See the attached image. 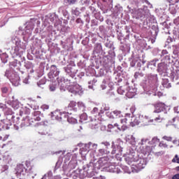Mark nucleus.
I'll return each mask as SVG.
<instances>
[{"label": "nucleus", "mask_w": 179, "mask_h": 179, "mask_svg": "<svg viewBox=\"0 0 179 179\" xmlns=\"http://www.w3.org/2000/svg\"><path fill=\"white\" fill-rule=\"evenodd\" d=\"M121 124H127L129 123L130 127H134L137 125H139L140 123H143L144 124H148L150 122V120L148 116H131V113H126L124 118L121 119Z\"/></svg>", "instance_id": "obj_1"}, {"label": "nucleus", "mask_w": 179, "mask_h": 179, "mask_svg": "<svg viewBox=\"0 0 179 179\" xmlns=\"http://www.w3.org/2000/svg\"><path fill=\"white\" fill-rule=\"evenodd\" d=\"M33 166L30 161H26L24 164H17L15 168L17 176H26V174H34Z\"/></svg>", "instance_id": "obj_2"}, {"label": "nucleus", "mask_w": 179, "mask_h": 179, "mask_svg": "<svg viewBox=\"0 0 179 179\" xmlns=\"http://www.w3.org/2000/svg\"><path fill=\"white\" fill-rule=\"evenodd\" d=\"M136 18H148L150 17L149 10H143V8H138L135 11Z\"/></svg>", "instance_id": "obj_3"}, {"label": "nucleus", "mask_w": 179, "mask_h": 179, "mask_svg": "<svg viewBox=\"0 0 179 179\" xmlns=\"http://www.w3.org/2000/svg\"><path fill=\"white\" fill-rule=\"evenodd\" d=\"M167 108H168V106L165 103L158 102V103L154 104V108H155V110H154V113H159L162 112H164V113L166 114L167 113V112H166Z\"/></svg>", "instance_id": "obj_4"}, {"label": "nucleus", "mask_w": 179, "mask_h": 179, "mask_svg": "<svg viewBox=\"0 0 179 179\" xmlns=\"http://www.w3.org/2000/svg\"><path fill=\"white\" fill-rule=\"evenodd\" d=\"M10 117H6V119H3L1 120V122L3 124V127L6 129H9L10 127L13 125Z\"/></svg>", "instance_id": "obj_5"}, {"label": "nucleus", "mask_w": 179, "mask_h": 179, "mask_svg": "<svg viewBox=\"0 0 179 179\" xmlns=\"http://www.w3.org/2000/svg\"><path fill=\"white\" fill-rule=\"evenodd\" d=\"M62 116L65 117V115H63L62 112H60L59 110H56L52 113V117L56 120L61 121V120L64 119Z\"/></svg>", "instance_id": "obj_6"}, {"label": "nucleus", "mask_w": 179, "mask_h": 179, "mask_svg": "<svg viewBox=\"0 0 179 179\" xmlns=\"http://www.w3.org/2000/svg\"><path fill=\"white\" fill-rule=\"evenodd\" d=\"M152 143H159V148H168V145L166 143H164V141H163L160 142V140L157 137L152 138Z\"/></svg>", "instance_id": "obj_7"}, {"label": "nucleus", "mask_w": 179, "mask_h": 179, "mask_svg": "<svg viewBox=\"0 0 179 179\" xmlns=\"http://www.w3.org/2000/svg\"><path fill=\"white\" fill-rule=\"evenodd\" d=\"M29 126H30L29 117L26 116L25 117H23L21 120L20 127L25 128V127H28Z\"/></svg>", "instance_id": "obj_8"}, {"label": "nucleus", "mask_w": 179, "mask_h": 179, "mask_svg": "<svg viewBox=\"0 0 179 179\" xmlns=\"http://www.w3.org/2000/svg\"><path fill=\"white\" fill-rule=\"evenodd\" d=\"M79 85H70L68 87L67 90H69V92H71L74 94H76L79 93V90H78Z\"/></svg>", "instance_id": "obj_9"}, {"label": "nucleus", "mask_w": 179, "mask_h": 179, "mask_svg": "<svg viewBox=\"0 0 179 179\" xmlns=\"http://www.w3.org/2000/svg\"><path fill=\"white\" fill-rule=\"evenodd\" d=\"M28 106L34 110H38L39 108L37 101L35 100H31L29 101V103H28Z\"/></svg>", "instance_id": "obj_10"}, {"label": "nucleus", "mask_w": 179, "mask_h": 179, "mask_svg": "<svg viewBox=\"0 0 179 179\" xmlns=\"http://www.w3.org/2000/svg\"><path fill=\"white\" fill-rule=\"evenodd\" d=\"M110 115L112 118H121L122 117V113L121 111L115 110L113 112H110Z\"/></svg>", "instance_id": "obj_11"}, {"label": "nucleus", "mask_w": 179, "mask_h": 179, "mask_svg": "<svg viewBox=\"0 0 179 179\" xmlns=\"http://www.w3.org/2000/svg\"><path fill=\"white\" fill-rule=\"evenodd\" d=\"M155 146H146L143 150V154L150 155L151 152H154Z\"/></svg>", "instance_id": "obj_12"}, {"label": "nucleus", "mask_w": 179, "mask_h": 179, "mask_svg": "<svg viewBox=\"0 0 179 179\" xmlns=\"http://www.w3.org/2000/svg\"><path fill=\"white\" fill-rule=\"evenodd\" d=\"M114 126L116 127L120 131H124L128 129V126L126 124L120 126L118 123H115Z\"/></svg>", "instance_id": "obj_13"}, {"label": "nucleus", "mask_w": 179, "mask_h": 179, "mask_svg": "<svg viewBox=\"0 0 179 179\" xmlns=\"http://www.w3.org/2000/svg\"><path fill=\"white\" fill-rule=\"evenodd\" d=\"M92 115L95 117H101V114H103V112L100 111L99 112V110L97 108H94L92 111H91Z\"/></svg>", "instance_id": "obj_14"}, {"label": "nucleus", "mask_w": 179, "mask_h": 179, "mask_svg": "<svg viewBox=\"0 0 179 179\" xmlns=\"http://www.w3.org/2000/svg\"><path fill=\"white\" fill-rule=\"evenodd\" d=\"M31 113V110L27 107H22L20 111V115H29Z\"/></svg>", "instance_id": "obj_15"}, {"label": "nucleus", "mask_w": 179, "mask_h": 179, "mask_svg": "<svg viewBox=\"0 0 179 179\" xmlns=\"http://www.w3.org/2000/svg\"><path fill=\"white\" fill-rule=\"evenodd\" d=\"M99 166L101 167H103V166H106L108 163V158L107 157H101L100 159L98 162Z\"/></svg>", "instance_id": "obj_16"}, {"label": "nucleus", "mask_w": 179, "mask_h": 179, "mask_svg": "<svg viewBox=\"0 0 179 179\" xmlns=\"http://www.w3.org/2000/svg\"><path fill=\"white\" fill-rule=\"evenodd\" d=\"M136 90H129L127 93H126V96L129 98H134L136 96Z\"/></svg>", "instance_id": "obj_17"}, {"label": "nucleus", "mask_w": 179, "mask_h": 179, "mask_svg": "<svg viewBox=\"0 0 179 179\" xmlns=\"http://www.w3.org/2000/svg\"><path fill=\"white\" fill-rule=\"evenodd\" d=\"M10 119L17 125H19L20 124L21 117H20V116H16V117H15V116L12 115L10 117Z\"/></svg>", "instance_id": "obj_18"}, {"label": "nucleus", "mask_w": 179, "mask_h": 179, "mask_svg": "<svg viewBox=\"0 0 179 179\" xmlns=\"http://www.w3.org/2000/svg\"><path fill=\"white\" fill-rule=\"evenodd\" d=\"M99 124V122H98V120H94V122H91V123H90L91 128L92 129H97Z\"/></svg>", "instance_id": "obj_19"}, {"label": "nucleus", "mask_w": 179, "mask_h": 179, "mask_svg": "<svg viewBox=\"0 0 179 179\" xmlns=\"http://www.w3.org/2000/svg\"><path fill=\"white\" fill-rule=\"evenodd\" d=\"M158 71L164 72L165 71V65L163 63H159L158 64Z\"/></svg>", "instance_id": "obj_20"}, {"label": "nucleus", "mask_w": 179, "mask_h": 179, "mask_svg": "<svg viewBox=\"0 0 179 179\" xmlns=\"http://www.w3.org/2000/svg\"><path fill=\"white\" fill-rule=\"evenodd\" d=\"M2 95L4 96L9 94V89L8 87H3L1 88Z\"/></svg>", "instance_id": "obj_21"}, {"label": "nucleus", "mask_w": 179, "mask_h": 179, "mask_svg": "<svg viewBox=\"0 0 179 179\" xmlns=\"http://www.w3.org/2000/svg\"><path fill=\"white\" fill-rule=\"evenodd\" d=\"M173 125L178 127L179 129V117H173L172 120Z\"/></svg>", "instance_id": "obj_22"}, {"label": "nucleus", "mask_w": 179, "mask_h": 179, "mask_svg": "<svg viewBox=\"0 0 179 179\" xmlns=\"http://www.w3.org/2000/svg\"><path fill=\"white\" fill-rule=\"evenodd\" d=\"M39 113L38 112H34V118L36 122H39L41 120V117L40 116V115H38Z\"/></svg>", "instance_id": "obj_23"}, {"label": "nucleus", "mask_w": 179, "mask_h": 179, "mask_svg": "<svg viewBox=\"0 0 179 179\" xmlns=\"http://www.w3.org/2000/svg\"><path fill=\"white\" fill-rule=\"evenodd\" d=\"M11 106L14 109H17L20 106L19 101H13L11 103Z\"/></svg>", "instance_id": "obj_24"}, {"label": "nucleus", "mask_w": 179, "mask_h": 179, "mask_svg": "<svg viewBox=\"0 0 179 179\" xmlns=\"http://www.w3.org/2000/svg\"><path fill=\"white\" fill-rule=\"evenodd\" d=\"M169 11L172 15H176L177 13L176 7H175V6H171L169 8Z\"/></svg>", "instance_id": "obj_25"}, {"label": "nucleus", "mask_w": 179, "mask_h": 179, "mask_svg": "<svg viewBox=\"0 0 179 179\" xmlns=\"http://www.w3.org/2000/svg\"><path fill=\"white\" fill-rule=\"evenodd\" d=\"M67 121L70 124H76L77 123V120L75 119V117H71V116H69V117H67Z\"/></svg>", "instance_id": "obj_26"}, {"label": "nucleus", "mask_w": 179, "mask_h": 179, "mask_svg": "<svg viewBox=\"0 0 179 179\" xmlns=\"http://www.w3.org/2000/svg\"><path fill=\"white\" fill-rule=\"evenodd\" d=\"M99 156H104L105 155H107V151L104 148L99 149Z\"/></svg>", "instance_id": "obj_27"}, {"label": "nucleus", "mask_w": 179, "mask_h": 179, "mask_svg": "<svg viewBox=\"0 0 179 179\" xmlns=\"http://www.w3.org/2000/svg\"><path fill=\"white\" fill-rule=\"evenodd\" d=\"M162 140L166 141L168 142H171L173 141V137L169 136H162Z\"/></svg>", "instance_id": "obj_28"}, {"label": "nucleus", "mask_w": 179, "mask_h": 179, "mask_svg": "<svg viewBox=\"0 0 179 179\" xmlns=\"http://www.w3.org/2000/svg\"><path fill=\"white\" fill-rule=\"evenodd\" d=\"M125 92H126L125 90L123 87H120L117 89V93L120 94H124Z\"/></svg>", "instance_id": "obj_29"}, {"label": "nucleus", "mask_w": 179, "mask_h": 179, "mask_svg": "<svg viewBox=\"0 0 179 179\" xmlns=\"http://www.w3.org/2000/svg\"><path fill=\"white\" fill-rule=\"evenodd\" d=\"M78 106L79 109L83 110V111H84L85 109V106L82 102H78Z\"/></svg>", "instance_id": "obj_30"}, {"label": "nucleus", "mask_w": 179, "mask_h": 179, "mask_svg": "<svg viewBox=\"0 0 179 179\" xmlns=\"http://www.w3.org/2000/svg\"><path fill=\"white\" fill-rule=\"evenodd\" d=\"M172 162L179 164V157L178 155H175L174 158L172 160Z\"/></svg>", "instance_id": "obj_31"}, {"label": "nucleus", "mask_w": 179, "mask_h": 179, "mask_svg": "<svg viewBox=\"0 0 179 179\" xmlns=\"http://www.w3.org/2000/svg\"><path fill=\"white\" fill-rule=\"evenodd\" d=\"M29 125H34L36 122L34 117H29Z\"/></svg>", "instance_id": "obj_32"}, {"label": "nucleus", "mask_w": 179, "mask_h": 179, "mask_svg": "<svg viewBox=\"0 0 179 179\" xmlns=\"http://www.w3.org/2000/svg\"><path fill=\"white\" fill-rule=\"evenodd\" d=\"M144 74L143 73H140V72H136L134 74V78H138L139 77H143Z\"/></svg>", "instance_id": "obj_33"}, {"label": "nucleus", "mask_w": 179, "mask_h": 179, "mask_svg": "<svg viewBox=\"0 0 179 179\" xmlns=\"http://www.w3.org/2000/svg\"><path fill=\"white\" fill-rule=\"evenodd\" d=\"M62 114L65 115V116H62L63 119H61V121H65V120H68V113H66V112H62Z\"/></svg>", "instance_id": "obj_34"}, {"label": "nucleus", "mask_w": 179, "mask_h": 179, "mask_svg": "<svg viewBox=\"0 0 179 179\" xmlns=\"http://www.w3.org/2000/svg\"><path fill=\"white\" fill-rule=\"evenodd\" d=\"M76 106V103L75 101H71V103L69 104V108H75Z\"/></svg>", "instance_id": "obj_35"}, {"label": "nucleus", "mask_w": 179, "mask_h": 179, "mask_svg": "<svg viewBox=\"0 0 179 179\" xmlns=\"http://www.w3.org/2000/svg\"><path fill=\"white\" fill-rule=\"evenodd\" d=\"M115 127H117L115 124H108V129L110 131H111L112 129H113Z\"/></svg>", "instance_id": "obj_36"}, {"label": "nucleus", "mask_w": 179, "mask_h": 179, "mask_svg": "<svg viewBox=\"0 0 179 179\" xmlns=\"http://www.w3.org/2000/svg\"><path fill=\"white\" fill-rule=\"evenodd\" d=\"M101 144L103 145L105 147H106V148L110 147V142H108V141L101 142Z\"/></svg>", "instance_id": "obj_37"}, {"label": "nucleus", "mask_w": 179, "mask_h": 179, "mask_svg": "<svg viewBox=\"0 0 179 179\" xmlns=\"http://www.w3.org/2000/svg\"><path fill=\"white\" fill-rule=\"evenodd\" d=\"M41 108L43 110V111H45L49 109V106L48 105H43L41 106Z\"/></svg>", "instance_id": "obj_38"}, {"label": "nucleus", "mask_w": 179, "mask_h": 179, "mask_svg": "<svg viewBox=\"0 0 179 179\" xmlns=\"http://www.w3.org/2000/svg\"><path fill=\"white\" fill-rule=\"evenodd\" d=\"M44 84H45V80H41L37 83V85L38 87H41V85H44Z\"/></svg>", "instance_id": "obj_39"}, {"label": "nucleus", "mask_w": 179, "mask_h": 179, "mask_svg": "<svg viewBox=\"0 0 179 179\" xmlns=\"http://www.w3.org/2000/svg\"><path fill=\"white\" fill-rule=\"evenodd\" d=\"M49 89L50 90V91L54 92L56 90V87L54 85H50L49 86Z\"/></svg>", "instance_id": "obj_40"}, {"label": "nucleus", "mask_w": 179, "mask_h": 179, "mask_svg": "<svg viewBox=\"0 0 179 179\" xmlns=\"http://www.w3.org/2000/svg\"><path fill=\"white\" fill-rule=\"evenodd\" d=\"M173 143L175 145L176 147H178L179 146V140H177V139L173 140Z\"/></svg>", "instance_id": "obj_41"}, {"label": "nucleus", "mask_w": 179, "mask_h": 179, "mask_svg": "<svg viewBox=\"0 0 179 179\" xmlns=\"http://www.w3.org/2000/svg\"><path fill=\"white\" fill-rule=\"evenodd\" d=\"M112 148H113V150L111 152V154L112 155H115L116 154V148H115V146L113 144L112 145Z\"/></svg>", "instance_id": "obj_42"}, {"label": "nucleus", "mask_w": 179, "mask_h": 179, "mask_svg": "<svg viewBox=\"0 0 179 179\" xmlns=\"http://www.w3.org/2000/svg\"><path fill=\"white\" fill-rule=\"evenodd\" d=\"M168 80H166L165 82H167ZM165 82L163 83L164 87H166V88H169L171 87V85L170 83H165Z\"/></svg>", "instance_id": "obj_43"}, {"label": "nucleus", "mask_w": 179, "mask_h": 179, "mask_svg": "<svg viewBox=\"0 0 179 179\" xmlns=\"http://www.w3.org/2000/svg\"><path fill=\"white\" fill-rule=\"evenodd\" d=\"M67 1L69 3V5H71V4H75L77 0H67Z\"/></svg>", "instance_id": "obj_44"}, {"label": "nucleus", "mask_w": 179, "mask_h": 179, "mask_svg": "<svg viewBox=\"0 0 179 179\" xmlns=\"http://www.w3.org/2000/svg\"><path fill=\"white\" fill-rule=\"evenodd\" d=\"M10 137L9 134H6L3 138V141H6Z\"/></svg>", "instance_id": "obj_45"}, {"label": "nucleus", "mask_w": 179, "mask_h": 179, "mask_svg": "<svg viewBox=\"0 0 179 179\" xmlns=\"http://www.w3.org/2000/svg\"><path fill=\"white\" fill-rule=\"evenodd\" d=\"M57 81H58L59 85L62 86V77H58L57 78Z\"/></svg>", "instance_id": "obj_46"}, {"label": "nucleus", "mask_w": 179, "mask_h": 179, "mask_svg": "<svg viewBox=\"0 0 179 179\" xmlns=\"http://www.w3.org/2000/svg\"><path fill=\"white\" fill-rule=\"evenodd\" d=\"M13 113V112L11 109H7L6 114L12 115Z\"/></svg>", "instance_id": "obj_47"}, {"label": "nucleus", "mask_w": 179, "mask_h": 179, "mask_svg": "<svg viewBox=\"0 0 179 179\" xmlns=\"http://www.w3.org/2000/svg\"><path fill=\"white\" fill-rule=\"evenodd\" d=\"M93 179H106V177L100 176L99 177H94Z\"/></svg>", "instance_id": "obj_48"}, {"label": "nucleus", "mask_w": 179, "mask_h": 179, "mask_svg": "<svg viewBox=\"0 0 179 179\" xmlns=\"http://www.w3.org/2000/svg\"><path fill=\"white\" fill-rule=\"evenodd\" d=\"M164 117H160V116H158V117H155V121L158 122L160 120H163Z\"/></svg>", "instance_id": "obj_49"}, {"label": "nucleus", "mask_w": 179, "mask_h": 179, "mask_svg": "<svg viewBox=\"0 0 179 179\" xmlns=\"http://www.w3.org/2000/svg\"><path fill=\"white\" fill-rule=\"evenodd\" d=\"M50 69L56 70V69H57V66H56V65H52V66H50Z\"/></svg>", "instance_id": "obj_50"}, {"label": "nucleus", "mask_w": 179, "mask_h": 179, "mask_svg": "<svg viewBox=\"0 0 179 179\" xmlns=\"http://www.w3.org/2000/svg\"><path fill=\"white\" fill-rule=\"evenodd\" d=\"M172 179H179V174H176L175 176H173Z\"/></svg>", "instance_id": "obj_51"}, {"label": "nucleus", "mask_w": 179, "mask_h": 179, "mask_svg": "<svg viewBox=\"0 0 179 179\" xmlns=\"http://www.w3.org/2000/svg\"><path fill=\"white\" fill-rule=\"evenodd\" d=\"M41 179H47L46 175H44V176L41 178Z\"/></svg>", "instance_id": "obj_52"}, {"label": "nucleus", "mask_w": 179, "mask_h": 179, "mask_svg": "<svg viewBox=\"0 0 179 179\" xmlns=\"http://www.w3.org/2000/svg\"><path fill=\"white\" fill-rule=\"evenodd\" d=\"M131 66H135V63H134V62H132L131 63Z\"/></svg>", "instance_id": "obj_53"}, {"label": "nucleus", "mask_w": 179, "mask_h": 179, "mask_svg": "<svg viewBox=\"0 0 179 179\" xmlns=\"http://www.w3.org/2000/svg\"><path fill=\"white\" fill-rule=\"evenodd\" d=\"M176 171H179V166H177V167H176Z\"/></svg>", "instance_id": "obj_54"}, {"label": "nucleus", "mask_w": 179, "mask_h": 179, "mask_svg": "<svg viewBox=\"0 0 179 179\" xmlns=\"http://www.w3.org/2000/svg\"><path fill=\"white\" fill-rule=\"evenodd\" d=\"M78 22H79V19H77V20H76V22L78 23Z\"/></svg>", "instance_id": "obj_55"}, {"label": "nucleus", "mask_w": 179, "mask_h": 179, "mask_svg": "<svg viewBox=\"0 0 179 179\" xmlns=\"http://www.w3.org/2000/svg\"><path fill=\"white\" fill-rule=\"evenodd\" d=\"M78 22H79V19H77V20H76V22L78 23Z\"/></svg>", "instance_id": "obj_56"}, {"label": "nucleus", "mask_w": 179, "mask_h": 179, "mask_svg": "<svg viewBox=\"0 0 179 179\" xmlns=\"http://www.w3.org/2000/svg\"><path fill=\"white\" fill-rule=\"evenodd\" d=\"M0 141H2V136H0Z\"/></svg>", "instance_id": "obj_57"}, {"label": "nucleus", "mask_w": 179, "mask_h": 179, "mask_svg": "<svg viewBox=\"0 0 179 179\" xmlns=\"http://www.w3.org/2000/svg\"><path fill=\"white\" fill-rule=\"evenodd\" d=\"M62 91H65V89L62 87Z\"/></svg>", "instance_id": "obj_58"}, {"label": "nucleus", "mask_w": 179, "mask_h": 179, "mask_svg": "<svg viewBox=\"0 0 179 179\" xmlns=\"http://www.w3.org/2000/svg\"><path fill=\"white\" fill-rule=\"evenodd\" d=\"M143 64H145V62H143Z\"/></svg>", "instance_id": "obj_59"}, {"label": "nucleus", "mask_w": 179, "mask_h": 179, "mask_svg": "<svg viewBox=\"0 0 179 179\" xmlns=\"http://www.w3.org/2000/svg\"><path fill=\"white\" fill-rule=\"evenodd\" d=\"M20 179H22V178H20Z\"/></svg>", "instance_id": "obj_60"}]
</instances>
